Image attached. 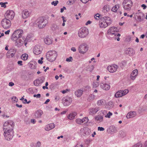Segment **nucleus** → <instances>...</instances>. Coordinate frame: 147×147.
Instances as JSON below:
<instances>
[{
  "mask_svg": "<svg viewBox=\"0 0 147 147\" xmlns=\"http://www.w3.org/2000/svg\"><path fill=\"white\" fill-rule=\"evenodd\" d=\"M14 125L13 122L11 120H8L3 125L4 135L5 140H10L13 136V127Z\"/></svg>",
  "mask_w": 147,
  "mask_h": 147,
  "instance_id": "obj_1",
  "label": "nucleus"
},
{
  "mask_svg": "<svg viewBox=\"0 0 147 147\" xmlns=\"http://www.w3.org/2000/svg\"><path fill=\"white\" fill-rule=\"evenodd\" d=\"M23 33V31L21 29H18L14 31L11 36V40L15 41V45L18 47L22 46L24 43L26 46L27 42L25 38L22 37V34Z\"/></svg>",
  "mask_w": 147,
  "mask_h": 147,
  "instance_id": "obj_2",
  "label": "nucleus"
},
{
  "mask_svg": "<svg viewBox=\"0 0 147 147\" xmlns=\"http://www.w3.org/2000/svg\"><path fill=\"white\" fill-rule=\"evenodd\" d=\"M34 23L39 28L41 29L45 26L48 23V22L47 20L43 17H40L35 21Z\"/></svg>",
  "mask_w": 147,
  "mask_h": 147,
  "instance_id": "obj_3",
  "label": "nucleus"
},
{
  "mask_svg": "<svg viewBox=\"0 0 147 147\" xmlns=\"http://www.w3.org/2000/svg\"><path fill=\"white\" fill-rule=\"evenodd\" d=\"M57 56V52L55 51H49L46 55L47 59L49 61L51 62L55 60Z\"/></svg>",
  "mask_w": 147,
  "mask_h": 147,
  "instance_id": "obj_4",
  "label": "nucleus"
},
{
  "mask_svg": "<svg viewBox=\"0 0 147 147\" xmlns=\"http://www.w3.org/2000/svg\"><path fill=\"white\" fill-rule=\"evenodd\" d=\"M122 5L124 9L130 11L133 5V3L131 0H124L123 2Z\"/></svg>",
  "mask_w": 147,
  "mask_h": 147,
  "instance_id": "obj_5",
  "label": "nucleus"
},
{
  "mask_svg": "<svg viewBox=\"0 0 147 147\" xmlns=\"http://www.w3.org/2000/svg\"><path fill=\"white\" fill-rule=\"evenodd\" d=\"M1 24L4 28L7 29L10 28L11 23L10 20L5 18L1 21Z\"/></svg>",
  "mask_w": 147,
  "mask_h": 147,
  "instance_id": "obj_6",
  "label": "nucleus"
},
{
  "mask_svg": "<svg viewBox=\"0 0 147 147\" xmlns=\"http://www.w3.org/2000/svg\"><path fill=\"white\" fill-rule=\"evenodd\" d=\"M14 15V13L13 11H7L5 14V18L9 20H12L13 18Z\"/></svg>",
  "mask_w": 147,
  "mask_h": 147,
  "instance_id": "obj_7",
  "label": "nucleus"
},
{
  "mask_svg": "<svg viewBox=\"0 0 147 147\" xmlns=\"http://www.w3.org/2000/svg\"><path fill=\"white\" fill-rule=\"evenodd\" d=\"M134 16L136 20L138 22H141L144 20V15L142 13L138 12L135 14Z\"/></svg>",
  "mask_w": 147,
  "mask_h": 147,
  "instance_id": "obj_8",
  "label": "nucleus"
},
{
  "mask_svg": "<svg viewBox=\"0 0 147 147\" xmlns=\"http://www.w3.org/2000/svg\"><path fill=\"white\" fill-rule=\"evenodd\" d=\"M128 92V90L127 89L124 90H120L116 93L115 95V96L116 98L121 97L126 95Z\"/></svg>",
  "mask_w": 147,
  "mask_h": 147,
  "instance_id": "obj_9",
  "label": "nucleus"
},
{
  "mask_svg": "<svg viewBox=\"0 0 147 147\" xmlns=\"http://www.w3.org/2000/svg\"><path fill=\"white\" fill-rule=\"evenodd\" d=\"M42 49L39 45H36L34 49L33 52L35 54L38 55L40 54L42 51Z\"/></svg>",
  "mask_w": 147,
  "mask_h": 147,
  "instance_id": "obj_10",
  "label": "nucleus"
},
{
  "mask_svg": "<svg viewBox=\"0 0 147 147\" xmlns=\"http://www.w3.org/2000/svg\"><path fill=\"white\" fill-rule=\"evenodd\" d=\"M63 102L64 106H67L70 105L71 103L72 100L71 98L67 97L64 98Z\"/></svg>",
  "mask_w": 147,
  "mask_h": 147,
  "instance_id": "obj_11",
  "label": "nucleus"
},
{
  "mask_svg": "<svg viewBox=\"0 0 147 147\" xmlns=\"http://www.w3.org/2000/svg\"><path fill=\"white\" fill-rule=\"evenodd\" d=\"M45 79L44 77H42L35 80L33 82L34 85L36 86H39L40 84H41L43 82Z\"/></svg>",
  "mask_w": 147,
  "mask_h": 147,
  "instance_id": "obj_12",
  "label": "nucleus"
},
{
  "mask_svg": "<svg viewBox=\"0 0 147 147\" xmlns=\"http://www.w3.org/2000/svg\"><path fill=\"white\" fill-rule=\"evenodd\" d=\"M118 67V66L115 64H113L111 66H109L107 69L110 72L113 73L116 71Z\"/></svg>",
  "mask_w": 147,
  "mask_h": 147,
  "instance_id": "obj_13",
  "label": "nucleus"
},
{
  "mask_svg": "<svg viewBox=\"0 0 147 147\" xmlns=\"http://www.w3.org/2000/svg\"><path fill=\"white\" fill-rule=\"evenodd\" d=\"M117 28L115 27H111L107 31V33L109 34H111V35H114L116 36L117 34L115 32H117Z\"/></svg>",
  "mask_w": 147,
  "mask_h": 147,
  "instance_id": "obj_14",
  "label": "nucleus"
},
{
  "mask_svg": "<svg viewBox=\"0 0 147 147\" xmlns=\"http://www.w3.org/2000/svg\"><path fill=\"white\" fill-rule=\"evenodd\" d=\"M55 127V125L54 123H50L47 125L45 127V129L46 131H49L51 129L54 128Z\"/></svg>",
  "mask_w": 147,
  "mask_h": 147,
  "instance_id": "obj_15",
  "label": "nucleus"
},
{
  "mask_svg": "<svg viewBox=\"0 0 147 147\" xmlns=\"http://www.w3.org/2000/svg\"><path fill=\"white\" fill-rule=\"evenodd\" d=\"M44 41L46 44L49 45L52 43L53 40L50 37L48 36L44 39Z\"/></svg>",
  "mask_w": 147,
  "mask_h": 147,
  "instance_id": "obj_16",
  "label": "nucleus"
},
{
  "mask_svg": "<svg viewBox=\"0 0 147 147\" xmlns=\"http://www.w3.org/2000/svg\"><path fill=\"white\" fill-rule=\"evenodd\" d=\"M136 115V112L135 111H130L127 113L126 117L127 119H129L135 117Z\"/></svg>",
  "mask_w": 147,
  "mask_h": 147,
  "instance_id": "obj_17",
  "label": "nucleus"
},
{
  "mask_svg": "<svg viewBox=\"0 0 147 147\" xmlns=\"http://www.w3.org/2000/svg\"><path fill=\"white\" fill-rule=\"evenodd\" d=\"M22 14L23 18L25 19L29 16L30 13L27 10L25 9L22 11Z\"/></svg>",
  "mask_w": 147,
  "mask_h": 147,
  "instance_id": "obj_18",
  "label": "nucleus"
},
{
  "mask_svg": "<svg viewBox=\"0 0 147 147\" xmlns=\"http://www.w3.org/2000/svg\"><path fill=\"white\" fill-rule=\"evenodd\" d=\"M100 86L102 89L105 90H108L110 87L109 85L106 83H101Z\"/></svg>",
  "mask_w": 147,
  "mask_h": 147,
  "instance_id": "obj_19",
  "label": "nucleus"
},
{
  "mask_svg": "<svg viewBox=\"0 0 147 147\" xmlns=\"http://www.w3.org/2000/svg\"><path fill=\"white\" fill-rule=\"evenodd\" d=\"M43 113V112L41 110H37L35 113V116L36 118H38L40 117Z\"/></svg>",
  "mask_w": 147,
  "mask_h": 147,
  "instance_id": "obj_20",
  "label": "nucleus"
},
{
  "mask_svg": "<svg viewBox=\"0 0 147 147\" xmlns=\"http://www.w3.org/2000/svg\"><path fill=\"white\" fill-rule=\"evenodd\" d=\"M77 114L76 112H73L70 113L68 116V118L69 119H73L76 118L75 117Z\"/></svg>",
  "mask_w": 147,
  "mask_h": 147,
  "instance_id": "obj_21",
  "label": "nucleus"
},
{
  "mask_svg": "<svg viewBox=\"0 0 147 147\" xmlns=\"http://www.w3.org/2000/svg\"><path fill=\"white\" fill-rule=\"evenodd\" d=\"M126 53L129 55L134 54L135 52L133 49L131 48H129L125 51Z\"/></svg>",
  "mask_w": 147,
  "mask_h": 147,
  "instance_id": "obj_22",
  "label": "nucleus"
},
{
  "mask_svg": "<svg viewBox=\"0 0 147 147\" xmlns=\"http://www.w3.org/2000/svg\"><path fill=\"white\" fill-rule=\"evenodd\" d=\"M104 21H105L107 24L109 25L111 23V18L108 17H104L103 18Z\"/></svg>",
  "mask_w": 147,
  "mask_h": 147,
  "instance_id": "obj_23",
  "label": "nucleus"
},
{
  "mask_svg": "<svg viewBox=\"0 0 147 147\" xmlns=\"http://www.w3.org/2000/svg\"><path fill=\"white\" fill-rule=\"evenodd\" d=\"M100 110V108L96 107L94 108H92L90 109V113L92 114H94Z\"/></svg>",
  "mask_w": 147,
  "mask_h": 147,
  "instance_id": "obj_24",
  "label": "nucleus"
},
{
  "mask_svg": "<svg viewBox=\"0 0 147 147\" xmlns=\"http://www.w3.org/2000/svg\"><path fill=\"white\" fill-rule=\"evenodd\" d=\"M83 91L82 90H78L75 92V94L78 97H80L82 95Z\"/></svg>",
  "mask_w": 147,
  "mask_h": 147,
  "instance_id": "obj_25",
  "label": "nucleus"
},
{
  "mask_svg": "<svg viewBox=\"0 0 147 147\" xmlns=\"http://www.w3.org/2000/svg\"><path fill=\"white\" fill-rule=\"evenodd\" d=\"M83 37H86L87 36L89 33L88 30V29L85 27H83Z\"/></svg>",
  "mask_w": 147,
  "mask_h": 147,
  "instance_id": "obj_26",
  "label": "nucleus"
},
{
  "mask_svg": "<svg viewBox=\"0 0 147 147\" xmlns=\"http://www.w3.org/2000/svg\"><path fill=\"white\" fill-rule=\"evenodd\" d=\"M110 131L111 132L113 133H116L117 132V129L114 126H110L109 128Z\"/></svg>",
  "mask_w": 147,
  "mask_h": 147,
  "instance_id": "obj_27",
  "label": "nucleus"
},
{
  "mask_svg": "<svg viewBox=\"0 0 147 147\" xmlns=\"http://www.w3.org/2000/svg\"><path fill=\"white\" fill-rule=\"evenodd\" d=\"M94 67L93 65H88L86 67V70L91 72L94 69Z\"/></svg>",
  "mask_w": 147,
  "mask_h": 147,
  "instance_id": "obj_28",
  "label": "nucleus"
},
{
  "mask_svg": "<svg viewBox=\"0 0 147 147\" xmlns=\"http://www.w3.org/2000/svg\"><path fill=\"white\" fill-rule=\"evenodd\" d=\"M51 29L53 31H55L59 29V27L55 24H53L52 25Z\"/></svg>",
  "mask_w": 147,
  "mask_h": 147,
  "instance_id": "obj_29",
  "label": "nucleus"
},
{
  "mask_svg": "<svg viewBox=\"0 0 147 147\" xmlns=\"http://www.w3.org/2000/svg\"><path fill=\"white\" fill-rule=\"evenodd\" d=\"M110 7L109 5H105L103 7V9L105 11V12L109 11L110 10Z\"/></svg>",
  "mask_w": 147,
  "mask_h": 147,
  "instance_id": "obj_30",
  "label": "nucleus"
},
{
  "mask_svg": "<svg viewBox=\"0 0 147 147\" xmlns=\"http://www.w3.org/2000/svg\"><path fill=\"white\" fill-rule=\"evenodd\" d=\"M119 8V5H115L112 9L111 10L112 11L116 12L117 10Z\"/></svg>",
  "mask_w": 147,
  "mask_h": 147,
  "instance_id": "obj_31",
  "label": "nucleus"
},
{
  "mask_svg": "<svg viewBox=\"0 0 147 147\" xmlns=\"http://www.w3.org/2000/svg\"><path fill=\"white\" fill-rule=\"evenodd\" d=\"M21 57L23 60H26L28 59V55L27 54H24L22 55Z\"/></svg>",
  "mask_w": 147,
  "mask_h": 147,
  "instance_id": "obj_32",
  "label": "nucleus"
},
{
  "mask_svg": "<svg viewBox=\"0 0 147 147\" xmlns=\"http://www.w3.org/2000/svg\"><path fill=\"white\" fill-rule=\"evenodd\" d=\"M83 46H84V51H83V54L87 51L88 49V45L86 43H83Z\"/></svg>",
  "mask_w": 147,
  "mask_h": 147,
  "instance_id": "obj_33",
  "label": "nucleus"
},
{
  "mask_svg": "<svg viewBox=\"0 0 147 147\" xmlns=\"http://www.w3.org/2000/svg\"><path fill=\"white\" fill-rule=\"evenodd\" d=\"M105 101L104 100H99L97 102V104L100 106L104 105L105 103Z\"/></svg>",
  "mask_w": 147,
  "mask_h": 147,
  "instance_id": "obj_34",
  "label": "nucleus"
},
{
  "mask_svg": "<svg viewBox=\"0 0 147 147\" xmlns=\"http://www.w3.org/2000/svg\"><path fill=\"white\" fill-rule=\"evenodd\" d=\"M82 33L83 28H81L79 30L78 33V35L79 37L81 38L82 37Z\"/></svg>",
  "mask_w": 147,
  "mask_h": 147,
  "instance_id": "obj_35",
  "label": "nucleus"
},
{
  "mask_svg": "<svg viewBox=\"0 0 147 147\" xmlns=\"http://www.w3.org/2000/svg\"><path fill=\"white\" fill-rule=\"evenodd\" d=\"M95 98V96L92 94H90L88 97L87 100L88 101H90L93 100Z\"/></svg>",
  "mask_w": 147,
  "mask_h": 147,
  "instance_id": "obj_36",
  "label": "nucleus"
},
{
  "mask_svg": "<svg viewBox=\"0 0 147 147\" xmlns=\"http://www.w3.org/2000/svg\"><path fill=\"white\" fill-rule=\"evenodd\" d=\"M138 71L137 69H134L131 73V76H137L138 74Z\"/></svg>",
  "mask_w": 147,
  "mask_h": 147,
  "instance_id": "obj_37",
  "label": "nucleus"
},
{
  "mask_svg": "<svg viewBox=\"0 0 147 147\" xmlns=\"http://www.w3.org/2000/svg\"><path fill=\"white\" fill-rule=\"evenodd\" d=\"M142 144L141 142L138 143L136 144L133 145L132 147H142Z\"/></svg>",
  "mask_w": 147,
  "mask_h": 147,
  "instance_id": "obj_38",
  "label": "nucleus"
},
{
  "mask_svg": "<svg viewBox=\"0 0 147 147\" xmlns=\"http://www.w3.org/2000/svg\"><path fill=\"white\" fill-rule=\"evenodd\" d=\"M78 49L79 53H83V51H82V50L83 49V45H81L79 46Z\"/></svg>",
  "mask_w": 147,
  "mask_h": 147,
  "instance_id": "obj_39",
  "label": "nucleus"
},
{
  "mask_svg": "<svg viewBox=\"0 0 147 147\" xmlns=\"http://www.w3.org/2000/svg\"><path fill=\"white\" fill-rule=\"evenodd\" d=\"M103 119V116L102 115L97 116L95 118V119Z\"/></svg>",
  "mask_w": 147,
  "mask_h": 147,
  "instance_id": "obj_40",
  "label": "nucleus"
},
{
  "mask_svg": "<svg viewBox=\"0 0 147 147\" xmlns=\"http://www.w3.org/2000/svg\"><path fill=\"white\" fill-rule=\"evenodd\" d=\"M112 115V113H111L110 111L107 114V115H105V117H108L110 118V116Z\"/></svg>",
  "mask_w": 147,
  "mask_h": 147,
  "instance_id": "obj_41",
  "label": "nucleus"
},
{
  "mask_svg": "<svg viewBox=\"0 0 147 147\" xmlns=\"http://www.w3.org/2000/svg\"><path fill=\"white\" fill-rule=\"evenodd\" d=\"M58 1L57 0H56L55 1H53L52 2L51 4L54 5V6H56L58 3Z\"/></svg>",
  "mask_w": 147,
  "mask_h": 147,
  "instance_id": "obj_42",
  "label": "nucleus"
},
{
  "mask_svg": "<svg viewBox=\"0 0 147 147\" xmlns=\"http://www.w3.org/2000/svg\"><path fill=\"white\" fill-rule=\"evenodd\" d=\"M41 146V143L40 141L37 142L36 144V147H40Z\"/></svg>",
  "mask_w": 147,
  "mask_h": 147,
  "instance_id": "obj_43",
  "label": "nucleus"
},
{
  "mask_svg": "<svg viewBox=\"0 0 147 147\" xmlns=\"http://www.w3.org/2000/svg\"><path fill=\"white\" fill-rule=\"evenodd\" d=\"M90 89V87L88 86H87L84 87V90L85 91H88Z\"/></svg>",
  "mask_w": 147,
  "mask_h": 147,
  "instance_id": "obj_44",
  "label": "nucleus"
},
{
  "mask_svg": "<svg viewBox=\"0 0 147 147\" xmlns=\"http://www.w3.org/2000/svg\"><path fill=\"white\" fill-rule=\"evenodd\" d=\"M16 49H11L9 50L8 52V53H13L14 51L16 52Z\"/></svg>",
  "mask_w": 147,
  "mask_h": 147,
  "instance_id": "obj_45",
  "label": "nucleus"
},
{
  "mask_svg": "<svg viewBox=\"0 0 147 147\" xmlns=\"http://www.w3.org/2000/svg\"><path fill=\"white\" fill-rule=\"evenodd\" d=\"M100 16V14L99 13H97L95 16L94 18L95 19L97 20H98Z\"/></svg>",
  "mask_w": 147,
  "mask_h": 147,
  "instance_id": "obj_46",
  "label": "nucleus"
},
{
  "mask_svg": "<svg viewBox=\"0 0 147 147\" xmlns=\"http://www.w3.org/2000/svg\"><path fill=\"white\" fill-rule=\"evenodd\" d=\"M11 99L13 100L14 102H17L18 101V99L16 96H13Z\"/></svg>",
  "mask_w": 147,
  "mask_h": 147,
  "instance_id": "obj_47",
  "label": "nucleus"
},
{
  "mask_svg": "<svg viewBox=\"0 0 147 147\" xmlns=\"http://www.w3.org/2000/svg\"><path fill=\"white\" fill-rule=\"evenodd\" d=\"M103 28H105L107 26H109V25L107 24L105 22V21H103Z\"/></svg>",
  "mask_w": 147,
  "mask_h": 147,
  "instance_id": "obj_48",
  "label": "nucleus"
},
{
  "mask_svg": "<svg viewBox=\"0 0 147 147\" xmlns=\"http://www.w3.org/2000/svg\"><path fill=\"white\" fill-rule=\"evenodd\" d=\"M33 96L34 97H36V98H39L41 97V95L40 94H34Z\"/></svg>",
  "mask_w": 147,
  "mask_h": 147,
  "instance_id": "obj_49",
  "label": "nucleus"
},
{
  "mask_svg": "<svg viewBox=\"0 0 147 147\" xmlns=\"http://www.w3.org/2000/svg\"><path fill=\"white\" fill-rule=\"evenodd\" d=\"M137 76H132H132H131V74L130 75V78L131 79L133 80H134L136 78Z\"/></svg>",
  "mask_w": 147,
  "mask_h": 147,
  "instance_id": "obj_50",
  "label": "nucleus"
},
{
  "mask_svg": "<svg viewBox=\"0 0 147 147\" xmlns=\"http://www.w3.org/2000/svg\"><path fill=\"white\" fill-rule=\"evenodd\" d=\"M72 57H70L69 58H67L66 59V61L67 62L71 61V60H72Z\"/></svg>",
  "mask_w": 147,
  "mask_h": 147,
  "instance_id": "obj_51",
  "label": "nucleus"
},
{
  "mask_svg": "<svg viewBox=\"0 0 147 147\" xmlns=\"http://www.w3.org/2000/svg\"><path fill=\"white\" fill-rule=\"evenodd\" d=\"M98 83L97 82L94 83L93 84V87L94 88H96V87H98Z\"/></svg>",
  "mask_w": 147,
  "mask_h": 147,
  "instance_id": "obj_52",
  "label": "nucleus"
},
{
  "mask_svg": "<svg viewBox=\"0 0 147 147\" xmlns=\"http://www.w3.org/2000/svg\"><path fill=\"white\" fill-rule=\"evenodd\" d=\"M76 122L78 124H81L83 123V120H76Z\"/></svg>",
  "mask_w": 147,
  "mask_h": 147,
  "instance_id": "obj_53",
  "label": "nucleus"
},
{
  "mask_svg": "<svg viewBox=\"0 0 147 147\" xmlns=\"http://www.w3.org/2000/svg\"><path fill=\"white\" fill-rule=\"evenodd\" d=\"M105 129L103 127H98V130L100 131H103Z\"/></svg>",
  "mask_w": 147,
  "mask_h": 147,
  "instance_id": "obj_54",
  "label": "nucleus"
},
{
  "mask_svg": "<svg viewBox=\"0 0 147 147\" xmlns=\"http://www.w3.org/2000/svg\"><path fill=\"white\" fill-rule=\"evenodd\" d=\"M0 4L1 5L2 7H3L4 8H5L6 7V5L3 2H1L0 3Z\"/></svg>",
  "mask_w": 147,
  "mask_h": 147,
  "instance_id": "obj_55",
  "label": "nucleus"
},
{
  "mask_svg": "<svg viewBox=\"0 0 147 147\" xmlns=\"http://www.w3.org/2000/svg\"><path fill=\"white\" fill-rule=\"evenodd\" d=\"M30 65H31V66L30 67L32 69H34L36 68L35 66L33 64H30Z\"/></svg>",
  "mask_w": 147,
  "mask_h": 147,
  "instance_id": "obj_56",
  "label": "nucleus"
},
{
  "mask_svg": "<svg viewBox=\"0 0 147 147\" xmlns=\"http://www.w3.org/2000/svg\"><path fill=\"white\" fill-rule=\"evenodd\" d=\"M69 3H68L69 5H71V3L73 4L74 3V1L73 0H69Z\"/></svg>",
  "mask_w": 147,
  "mask_h": 147,
  "instance_id": "obj_57",
  "label": "nucleus"
},
{
  "mask_svg": "<svg viewBox=\"0 0 147 147\" xmlns=\"http://www.w3.org/2000/svg\"><path fill=\"white\" fill-rule=\"evenodd\" d=\"M16 53V52L14 51L13 53H9V54H10V56H11V57H12L15 55V54ZM9 53H7V54H8Z\"/></svg>",
  "mask_w": 147,
  "mask_h": 147,
  "instance_id": "obj_58",
  "label": "nucleus"
},
{
  "mask_svg": "<svg viewBox=\"0 0 147 147\" xmlns=\"http://www.w3.org/2000/svg\"><path fill=\"white\" fill-rule=\"evenodd\" d=\"M22 61H19L18 62V63L19 65L22 66Z\"/></svg>",
  "mask_w": 147,
  "mask_h": 147,
  "instance_id": "obj_59",
  "label": "nucleus"
},
{
  "mask_svg": "<svg viewBox=\"0 0 147 147\" xmlns=\"http://www.w3.org/2000/svg\"><path fill=\"white\" fill-rule=\"evenodd\" d=\"M25 113L24 115L25 116H27L28 115V109H25Z\"/></svg>",
  "mask_w": 147,
  "mask_h": 147,
  "instance_id": "obj_60",
  "label": "nucleus"
},
{
  "mask_svg": "<svg viewBox=\"0 0 147 147\" xmlns=\"http://www.w3.org/2000/svg\"><path fill=\"white\" fill-rule=\"evenodd\" d=\"M9 86H12L14 85V83L12 82H10L9 83Z\"/></svg>",
  "mask_w": 147,
  "mask_h": 147,
  "instance_id": "obj_61",
  "label": "nucleus"
},
{
  "mask_svg": "<svg viewBox=\"0 0 147 147\" xmlns=\"http://www.w3.org/2000/svg\"><path fill=\"white\" fill-rule=\"evenodd\" d=\"M103 22H100L99 25H100V28H103Z\"/></svg>",
  "mask_w": 147,
  "mask_h": 147,
  "instance_id": "obj_62",
  "label": "nucleus"
},
{
  "mask_svg": "<svg viewBox=\"0 0 147 147\" xmlns=\"http://www.w3.org/2000/svg\"><path fill=\"white\" fill-rule=\"evenodd\" d=\"M83 145L82 144H77L76 146L75 147H82Z\"/></svg>",
  "mask_w": 147,
  "mask_h": 147,
  "instance_id": "obj_63",
  "label": "nucleus"
},
{
  "mask_svg": "<svg viewBox=\"0 0 147 147\" xmlns=\"http://www.w3.org/2000/svg\"><path fill=\"white\" fill-rule=\"evenodd\" d=\"M144 147H147V140L144 143Z\"/></svg>",
  "mask_w": 147,
  "mask_h": 147,
  "instance_id": "obj_64",
  "label": "nucleus"
}]
</instances>
